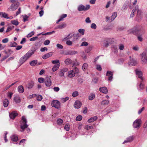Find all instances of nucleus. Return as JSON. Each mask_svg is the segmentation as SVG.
Segmentation results:
<instances>
[{"label":"nucleus","instance_id":"nucleus-1","mask_svg":"<svg viewBox=\"0 0 147 147\" xmlns=\"http://www.w3.org/2000/svg\"><path fill=\"white\" fill-rule=\"evenodd\" d=\"M127 32L129 33L139 34H144L145 30L142 26L137 25L133 28L128 30Z\"/></svg>","mask_w":147,"mask_h":147},{"label":"nucleus","instance_id":"nucleus-2","mask_svg":"<svg viewBox=\"0 0 147 147\" xmlns=\"http://www.w3.org/2000/svg\"><path fill=\"white\" fill-rule=\"evenodd\" d=\"M139 57L142 64L147 63V49L141 53L139 55Z\"/></svg>","mask_w":147,"mask_h":147},{"label":"nucleus","instance_id":"nucleus-3","mask_svg":"<svg viewBox=\"0 0 147 147\" xmlns=\"http://www.w3.org/2000/svg\"><path fill=\"white\" fill-rule=\"evenodd\" d=\"M135 10L137 11V15L136 18V20L138 22H140L142 20V14L140 10L139 9L138 5H136L135 7Z\"/></svg>","mask_w":147,"mask_h":147},{"label":"nucleus","instance_id":"nucleus-4","mask_svg":"<svg viewBox=\"0 0 147 147\" xmlns=\"http://www.w3.org/2000/svg\"><path fill=\"white\" fill-rule=\"evenodd\" d=\"M20 121V126L21 129H26L28 127V125L26 124L27 121L24 116L22 117Z\"/></svg>","mask_w":147,"mask_h":147},{"label":"nucleus","instance_id":"nucleus-5","mask_svg":"<svg viewBox=\"0 0 147 147\" xmlns=\"http://www.w3.org/2000/svg\"><path fill=\"white\" fill-rule=\"evenodd\" d=\"M34 51L30 50L24 55L23 57L26 61L34 53Z\"/></svg>","mask_w":147,"mask_h":147},{"label":"nucleus","instance_id":"nucleus-6","mask_svg":"<svg viewBox=\"0 0 147 147\" xmlns=\"http://www.w3.org/2000/svg\"><path fill=\"white\" fill-rule=\"evenodd\" d=\"M34 51L30 50L24 55L23 57L26 61L34 53Z\"/></svg>","mask_w":147,"mask_h":147},{"label":"nucleus","instance_id":"nucleus-7","mask_svg":"<svg viewBox=\"0 0 147 147\" xmlns=\"http://www.w3.org/2000/svg\"><path fill=\"white\" fill-rule=\"evenodd\" d=\"M51 105L53 107H54L56 109H59L60 107V103L58 100H53L51 103Z\"/></svg>","mask_w":147,"mask_h":147},{"label":"nucleus","instance_id":"nucleus-8","mask_svg":"<svg viewBox=\"0 0 147 147\" xmlns=\"http://www.w3.org/2000/svg\"><path fill=\"white\" fill-rule=\"evenodd\" d=\"M141 120L140 119H136L133 123V126L134 128H139L141 124Z\"/></svg>","mask_w":147,"mask_h":147},{"label":"nucleus","instance_id":"nucleus-9","mask_svg":"<svg viewBox=\"0 0 147 147\" xmlns=\"http://www.w3.org/2000/svg\"><path fill=\"white\" fill-rule=\"evenodd\" d=\"M45 83L46 86L50 87L52 84L51 79L48 77H46L45 80Z\"/></svg>","mask_w":147,"mask_h":147},{"label":"nucleus","instance_id":"nucleus-10","mask_svg":"<svg viewBox=\"0 0 147 147\" xmlns=\"http://www.w3.org/2000/svg\"><path fill=\"white\" fill-rule=\"evenodd\" d=\"M135 71L136 74L138 76V78L141 79L142 81H143L144 79L142 77L143 74L142 71L137 69Z\"/></svg>","mask_w":147,"mask_h":147},{"label":"nucleus","instance_id":"nucleus-11","mask_svg":"<svg viewBox=\"0 0 147 147\" xmlns=\"http://www.w3.org/2000/svg\"><path fill=\"white\" fill-rule=\"evenodd\" d=\"M13 100L16 103H20L21 101L20 96L18 94L15 95L14 97Z\"/></svg>","mask_w":147,"mask_h":147},{"label":"nucleus","instance_id":"nucleus-12","mask_svg":"<svg viewBox=\"0 0 147 147\" xmlns=\"http://www.w3.org/2000/svg\"><path fill=\"white\" fill-rule=\"evenodd\" d=\"M82 103L78 100H76L75 102L74 106L76 109H79L81 106Z\"/></svg>","mask_w":147,"mask_h":147},{"label":"nucleus","instance_id":"nucleus-13","mask_svg":"<svg viewBox=\"0 0 147 147\" xmlns=\"http://www.w3.org/2000/svg\"><path fill=\"white\" fill-rule=\"evenodd\" d=\"M113 74L112 72L111 71H107L106 74V76L109 77L108 80L111 81L113 79Z\"/></svg>","mask_w":147,"mask_h":147},{"label":"nucleus","instance_id":"nucleus-14","mask_svg":"<svg viewBox=\"0 0 147 147\" xmlns=\"http://www.w3.org/2000/svg\"><path fill=\"white\" fill-rule=\"evenodd\" d=\"M17 115V113L15 111H13L11 113H9V116L11 119H13Z\"/></svg>","mask_w":147,"mask_h":147},{"label":"nucleus","instance_id":"nucleus-15","mask_svg":"<svg viewBox=\"0 0 147 147\" xmlns=\"http://www.w3.org/2000/svg\"><path fill=\"white\" fill-rule=\"evenodd\" d=\"M10 138L11 140L13 142H17L18 139L17 136L14 134H13L11 136Z\"/></svg>","mask_w":147,"mask_h":147},{"label":"nucleus","instance_id":"nucleus-16","mask_svg":"<svg viewBox=\"0 0 147 147\" xmlns=\"http://www.w3.org/2000/svg\"><path fill=\"white\" fill-rule=\"evenodd\" d=\"M99 90L100 92L105 94L107 93L108 91L107 88L105 87L100 88Z\"/></svg>","mask_w":147,"mask_h":147},{"label":"nucleus","instance_id":"nucleus-17","mask_svg":"<svg viewBox=\"0 0 147 147\" xmlns=\"http://www.w3.org/2000/svg\"><path fill=\"white\" fill-rule=\"evenodd\" d=\"M129 65L132 66H135L137 63V62L136 60L134 59H131L130 61L128 63Z\"/></svg>","mask_w":147,"mask_h":147},{"label":"nucleus","instance_id":"nucleus-18","mask_svg":"<svg viewBox=\"0 0 147 147\" xmlns=\"http://www.w3.org/2000/svg\"><path fill=\"white\" fill-rule=\"evenodd\" d=\"M78 53V52L75 51L69 50L66 53V55H72Z\"/></svg>","mask_w":147,"mask_h":147},{"label":"nucleus","instance_id":"nucleus-19","mask_svg":"<svg viewBox=\"0 0 147 147\" xmlns=\"http://www.w3.org/2000/svg\"><path fill=\"white\" fill-rule=\"evenodd\" d=\"M133 140V136H130L127 138L125 140L124 142L123 143V144L125 143H126L129 142H131Z\"/></svg>","mask_w":147,"mask_h":147},{"label":"nucleus","instance_id":"nucleus-20","mask_svg":"<svg viewBox=\"0 0 147 147\" xmlns=\"http://www.w3.org/2000/svg\"><path fill=\"white\" fill-rule=\"evenodd\" d=\"M128 3V1H126L124 3L121 7V9L122 11L126 10L127 8V5Z\"/></svg>","mask_w":147,"mask_h":147},{"label":"nucleus","instance_id":"nucleus-21","mask_svg":"<svg viewBox=\"0 0 147 147\" xmlns=\"http://www.w3.org/2000/svg\"><path fill=\"white\" fill-rule=\"evenodd\" d=\"M18 90L20 93H23L24 91V89L23 86L22 85L19 86L18 88Z\"/></svg>","mask_w":147,"mask_h":147},{"label":"nucleus","instance_id":"nucleus-22","mask_svg":"<svg viewBox=\"0 0 147 147\" xmlns=\"http://www.w3.org/2000/svg\"><path fill=\"white\" fill-rule=\"evenodd\" d=\"M98 119L97 117L94 116L91 117L88 120V123H91L96 120Z\"/></svg>","mask_w":147,"mask_h":147},{"label":"nucleus","instance_id":"nucleus-23","mask_svg":"<svg viewBox=\"0 0 147 147\" xmlns=\"http://www.w3.org/2000/svg\"><path fill=\"white\" fill-rule=\"evenodd\" d=\"M52 53L50 52L44 55L43 56L42 58L44 59H46L52 56Z\"/></svg>","mask_w":147,"mask_h":147},{"label":"nucleus","instance_id":"nucleus-24","mask_svg":"<svg viewBox=\"0 0 147 147\" xmlns=\"http://www.w3.org/2000/svg\"><path fill=\"white\" fill-rule=\"evenodd\" d=\"M75 73L72 70H71L68 72V76L70 78H72L75 76Z\"/></svg>","mask_w":147,"mask_h":147},{"label":"nucleus","instance_id":"nucleus-25","mask_svg":"<svg viewBox=\"0 0 147 147\" xmlns=\"http://www.w3.org/2000/svg\"><path fill=\"white\" fill-rule=\"evenodd\" d=\"M84 6L82 5H79L78 7V10L79 11H84Z\"/></svg>","mask_w":147,"mask_h":147},{"label":"nucleus","instance_id":"nucleus-26","mask_svg":"<svg viewBox=\"0 0 147 147\" xmlns=\"http://www.w3.org/2000/svg\"><path fill=\"white\" fill-rule=\"evenodd\" d=\"M67 15L66 14H62L60 18L57 21L56 23H58L60 21H62L64 18H66L67 17Z\"/></svg>","mask_w":147,"mask_h":147},{"label":"nucleus","instance_id":"nucleus-27","mask_svg":"<svg viewBox=\"0 0 147 147\" xmlns=\"http://www.w3.org/2000/svg\"><path fill=\"white\" fill-rule=\"evenodd\" d=\"M59 64H57V65H54L52 69L53 71L55 72L57 70L59 67Z\"/></svg>","mask_w":147,"mask_h":147},{"label":"nucleus","instance_id":"nucleus-28","mask_svg":"<svg viewBox=\"0 0 147 147\" xmlns=\"http://www.w3.org/2000/svg\"><path fill=\"white\" fill-rule=\"evenodd\" d=\"M0 16L2 17L7 19L8 18V15L4 12H0Z\"/></svg>","mask_w":147,"mask_h":147},{"label":"nucleus","instance_id":"nucleus-29","mask_svg":"<svg viewBox=\"0 0 147 147\" xmlns=\"http://www.w3.org/2000/svg\"><path fill=\"white\" fill-rule=\"evenodd\" d=\"M88 67V65L87 63H84L82 67V69L84 71H85L87 69Z\"/></svg>","mask_w":147,"mask_h":147},{"label":"nucleus","instance_id":"nucleus-30","mask_svg":"<svg viewBox=\"0 0 147 147\" xmlns=\"http://www.w3.org/2000/svg\"><path fill=\"white\" fill-rule=\"evenodd\" d=\"M109 103V101L107 100H104L102 101L101 104L104 106H107Z\"/></svg>","mask_w":147,"mask_h":147},{"label":"nucleus","instance_id":"nucleus-31","mask_svg":"<svg viewBox=\"0 0 147 147\" xmlns=\"http://www.w3.org/2000/svg\"><path fill=\"white\" fill-rule=\"evenodd\" d=\"M117 16V13L116 12H115L113 13L112 14V16L111 17V21H113Z\"/></svg>","mask_w":147,"mask_h":147},{"label":"nucleus","instance_id":"nucleus-32","mask_svg":"<svg viewBox=\"0 0 147 147\" xmlns=\"http://www.w3.org/2000/svg\"><path fill=\"white\" fill-rule=\"evenodd\" d=\"M37 62L38 61L37 60H34L31 61L30 63V64L32 66H34L37 64Z\"/></svg>","mask_w":147,"mask_h":147},{"label":"nucleus","instance_id":"nucleus-33","mask_svg":"<svg viewBox=\"0 0 147 147\" xmlns=\"http://www.w3.org/2000/svg\"><path fill=\"white\" fill-rule=\"evenodd\" d=\"M34 83L33 82L31 81L28 84V88L29 89L32 88L34 86Z\"/></svg>","mask_w":147,"mask_h":147},{"label":"nucleus","instance_id":"nucleus-34","mask_svg":"<svg viewBox=\"0 0 147 147\" xmlns=\"http://www.w3.org/2000/svg\"><path fill=\"white\" fill-rule=\"evenodd\" d=\"M9 103L8 100L7 99H5L3 101V106L5 107H7L8 106Z\"/></svg>","mask_w":147,"mask_h":147},{"label":"nucleus","instance_id":"nucleus-35","mask_svg":"<svg viewBox=\"0 0 147 147\" xmlns=\"http://www.w3.org/2000/svg\"><path fill=\"white\" fill-rule=\"evenodd\" d=\"M65 63L66 65H69L71 63L72 60L70 59L67 58L65 60Z\"/></svg>","mask_w":147,"mask_h":147},{"label":"nucleus","instance_id":"nucleus-36","mask_svg":"<svg viewBox=\"0 0 147 147\" xmlns=\"http://www.w3.org/2000/svg\"><path fill=\"white\" fill-rule=\"evenodd\" d=\"M112 50L115 53H117V47L116 46H112Z\"/></svg>","mask_w":147,"mask_h":147},{"label":"nucleus","instance_id":"nucleus-37","mask_svg":"<svg viewBox=\"0 0 147 147\" xmlns=\"http://www.w3.org/2000/svg\"><path fill=\"white\" fill-rule=\"evenodd\" d=\"M95 97V95L93 94H91L89 96L88 99L90 100H93Z\"/></svg>","mask_w":147,"mask_h":147},{"label":"nucleus","instance_id":"nucleus-38","mask_svg":"<svg viewBox=\"0 0 147 147\" xmlns=\"http://www.w3.org/2000/svg\"><path fill=\"white\" fill-rule=\"evenodd\" d=\"M15 6L16 5L14 4H12L11 5L10 8L12 11H14L17 8Z\"/></svg>","mask_w":147,"mask_h":147},{"label":"nucleus","instance_id":"nucleus-39","mask_svg":"<svg viewBox=\"0 0 147 147\" xmlns=\"http://www.w3.org/2000/svg\"><path fill=\"white\" fill-rule=\"evenodd\" d=\"M11 23L13 24L16 26H17L19 24V22L16 20H13L11 21Z\"/></svg>","mask_w":147,"mask_h":147},{"label":"nucleus","instance_id":"nucleus-40","mask_svg":"<svg viewBox=\"0 0 147 147\" xmlns=\"http://www.w3.org/2000/svg\"><path fill=\"white\" fill-rule=\"evenodd\" d=\"M66 26V24L64 23L59 25V29H62L65 28Z\"/></svg>","mask_w":147,"mask_h":147},{"label":"nucleus","instance_id":"nucleus-41","mask_svg":"<svg viewBox=\"0 0 147 147\" xmlns=\"http://www.w3.org/2000/svg\"><path fill=\"white\" fill-rule=\"evenodd\" d=\"M25 61V60L24 59L23 57H21L19 60V63H20V65L23 64V63Z\"/></svg>","mask_w":147,"mask_h":147},{"label":"nucleus","instance_id":"nucleus-42","mask_svg":"<svg viewBox=\"0 0 147 147\" xmlns=\"http://www.w3.org/2000/svg\"><path fill=\"white\" fill-rule=\"evenodd\" d=\"M17 45V44L15 42H12L10 44V46L12 47H16Z\"/></svg>","mask_w":147,"mask_h":147},{"label":"nucleus","instance_id":"nucleus-43","mask_svg":"<svg viewBox=\"0 0 147 147\" xmlns=\"http://www.w3.org/2000/svg\"><path fill=\"white\" fill-rule=\"evenodd\" d=\"M63 123V120L61 119H59L57 120V123L59 125H61Z\"/></svg>","mask_w":147,"mask_h":147},{"label":"nucleus","instance_id":"nucleus-44","mask_svg":"<svg viewBox=\"0 0 147 147\" xmlns=\"http://www.w3.org/2000/svg\"><path fill=\"white\" fill-rule=\"evenodd\" d=\"M69 99V97L67 96L65 98H62L61 99V100L62 102H65L67 100H68Z\"/></svg>","mask_w":147,"mask_h":147},{"label":"nucleus","instance_id":"nucleus-45","mask_svg":"<svg viewBox=\"0 0 147 147\" xmlns=\"http://www.w3.org/2000/svg\"><path fill=\"white\" fill-rule=\"evenodd\" d=\"M5 54H9V56L13 53V51H12L11 49H9L7 51H5Z\"/></svg>","mask_w":147,"mask_h":147},{"label":"nucleus","instance_id":"nucleus-46","mask_svg":"<svg viewBox=\"0 0 147 147\" xmlns=\"http://www.w3.org/2000/svg\"><path fill=\"white\" fill-rule=\"evenodd\" d=\"M144 84H143L142 82H141L139 85L140 88L141 89V90H143L144 89Z\"/></svg>","mask_w":147,"mask_h":147},{"label":"nucleus","instance_id":"nucleus-47","mask_svg":"<svg viewBox=\"0 0 147 147\" xmlns=\"http://www.w3.org/2000/svg\"><path fill=\"white\" fill-rule=\"evenodd\" d=\"M23 21L24 22H25L28 20V16L26 15H25L23 16Z\"/></svg>","mask_w":147,"mask_h":147},{"label":"nucleus","instance_id":"nucleus-48","mask_svg":"<svg viewBox=\"0 0 147 147\" xmlns=\"http://www.w3.org/2000/svg\"><path fill=\"white\" fill-rule=\"evenodd\" d=\"M34 34V31H32L31 32L29 33L26 36L28 38L30 37L33 35Z\"/></svg>","mask_w":147,"mask_h":147},{"label":"nucleus","instance_id":"nucleus-49","mask_svg":"<svg viewBox=\"0 0 147 147\" xmlns=\"http://www.w3.org/2000/svg\"><path fill=\"white\" fill-rule=\"evenodd\" d=\"M52 63L53 64H56L57 63V64H59L60 65L59 61L58 59L52 61Z\"/></svg>","mask_w":147,"mask_h":147},{"label":"nucleus","instance_id":"nucleus-50","mask_svg":"<svg viewBox=\"0 0 147 147\" xmlns=\"http://www.w3.org/2000/svg\"><path fill=\"white\" fill-rule=\"evenodd\" d=\"M78 92L77 91H75L72 94V96L74 97H75L78 96Z\"/></svg>","mask_w":147,"mask_h":147},{"label":"nucleus","instance_id":"nucleus-51","mask_svg":"<svg viewBox=\"0 0 147 147\" xmlns=\"http://www.w3.org/2000/svg\"><path fill=\"white\" fill-rule=\"evenodd\" d=\"M45 80L42 78H38V81L39 83H41L45 82Z\"/></svg>","mask_w":147,"mask_h":147},{"label":"nucleus","instance_id":"nucleus-52","mask_svg":"<svg viewBox=\"0 0 147 147\" xmlns=\"http://www.w3.org/2000/svg\"><path fill=\"white\" fill-rule=\"evenodd\" d=\"M75 74H77L79 73V69L77 67H75L72 70Z\"/></svg>","mask_w":147,"mask_h":147},{"label":"nucleus","instance_id":"nucleus-53","mask_svg":"<svg viewBox=\"0 0 147 147\" xmlns=\"http://www.w3.org/2000/svg\"><path fill=\"white\" fill-rule=\"evenodd\" d=\"M111 17L107 16L106 18V21L107 22H111L113 21H111Z\"/></svg>","mask_w":147,"mask_h":147},{"label":"nucleus","instance_id":"nucleus-54","mask_svg":"<svg viewBox=\"0 0 147 147\" xmlns=\"http://www.w3.org/2000/svg\"><path fill=\"white\" fill-rule=\"evenodd\" d=\"M78 31L82 35L84 34L85 30L84 29H80L78 30Z\"/></svg>","mask_w":147,"mask_h":147},{"label":"nucleus","instance_id":"nucleus-55","mask_svg":"<svg viewBox=\"0 0 147 147\" xmlns=\"http://www.w3.org/2000/svg\"><path fill=\"white\" fill-rule=\"evenodd\" d=\"M90 27L94 29H96L97 27L96 26L95 23H92L90 26Z\"/></svg>","mask_w":147,"mask_h":147},{"label":"nucleus","instance_id":"nucleus-56","mask_svg":"<svg viewBox=\"0 0 147 147\" xmlns=\"http://www.w3.org/2000/svg\"><path fill=\"white\" fill-rule=\"evenodd\" d=\"M82 117L80 115L78 116L76 118V120L77 121H80L82 119Z\"/></svg>","mask_w":147,"mask_h":147},{"label":"nucleus","instance_id":"nucleus-57","mask_svg":"<svg viewBox=\"0 0 147 147\" xmlns=\"http://www.w3.org/2000/svg\"><path fill=\"white\" fill-rule=\"evenodd\" d=\"M50 41L49 40H46L44 42V44L45 45H47L49 44Z\"/></svg>","mask_w":147,"mask_h":147},{"label":"nucleus","instance_id":"nucleus-58","mask_svg":"<svg viewBox=\"0 0 147 147\" xmlns=\"http://www.w3.org/2000/svg\"><path fill=\"white\" fill-rule=\"evenodd\" d=\"M14 27V26H13L12 27H8L6 31V32H8L11 30Z\"/></svg>","mask_w":147,"mask_h":147},{"label":"nucleus","instance_id":"nucleus-59","mask_svg":"<svg viewBox=\"0 0 147 147\" xmlns=\"http://www.w3.org/2000/svg\"><path fill=\"white\" fill-rule=\"evenodd\" d=\"M85 21L87 23H90L91 22V21L89 17L87 18L85 20Z\"/></svg>","mask_w":147,"mask_h":147},{"label":"nucleus","instance_id":"nucleus-60","mask_svg":"<svg viewBox=\"0 0 147 147\" xmlns=\"http://www.w3.org/2000/svg\"><path fill=\"white\" fill-rule=\"evenodd\" d=\"M136 11V10H135V7L134 8L133 10H132L131 13L130 15V17H133L134 15V13Z\"/></svg>","mask_w":147,"mask_h":147},{"label":"nucleus","instance_id":"nucleus-61","mask_svg":"<svg viewBox=\"0 0 147 147\" xmlns=\"http://www.w3.org/2000/svg\"><path fill=\"white\" fill-rule=\"evenodd\" d=\"M7 134V132H5L4 134V135L3 136L4 139V140L5 141V142H7L8 141V140L7 139V136H6Z\"/></svg>","mask_w":147,"mask_h":147},{"label":"nucleus","instance_id":"nucleus-62","mask_svg":"<svg viewBox=\"0 0 147 147\" xmlns=\"http://www.w3.org/2000/svg\"><path fill=\"white\" fill-rule=\"evenodd\" d=\"M88 45V43L86 42H83L81 45V46H86Z\"/></svg>","mask_w":147,"mask_h":147},{"label":"nucleus","instance_id":"nucleus-63","mask_svg":"<svg viewBox=\"0 0 147 147\" xmlns=\"http://www.w3.org/2000/svg\"><path fill=\"white\" fill-rule=\"evenodd\" d=\"M119 47L120 50H122L124 49V46L123 44H121L119 45Z\"/></svg>","mask_w":147,"mask_h":147},{"label":"nucleus","instance_id":"nucleus-64","mask_svg":"<svg viewBox=\"0 0 147 147\" xmlns=\"http://www.w3.org/2000/svg\"><path fill=\"white\" fill-rule=\"evenodd\" d=\"M38 38V37L37 36H35L34 37H32V38H30V41H34L36 40Z\"/></svg>","mask_w":147,"mask_h":147}]
</instances>
